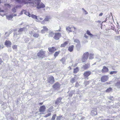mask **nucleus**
<instances>
[{"label": "nucleus", "mask_w": 120, "mask_h": 120, "mask_svg": "<svg viewBox=\"0 0 120 120\" xmlns=\"http://www.w3.org/2000/svg\"><path fill=\"white\" fill-rule=\"evenodd\" d=\"M103 15V13H100L99 15V16H102V15Z\"/></svg>", "instance_id": "nucleus-56"}, {"label": "nucleus", "mask_w": 120, "mask_h": 120, "mask_svg": "<svg viewBox=\"0 0 120 120\" xmlns=\"http://www.w3.org/2000/svg\"><path fill=\"white\" fill-rule=\"evenodd\" d=\"M33 34V32L31 31V32H30L29 33V34L31 35L32 36Z\"/></svg>", "instance_id": "nucleus-53"}, {"label": "nucleus", "mask_w": 120, "mask_h": 120, "mask_svg": "<svg viewBox=\"0 0 120 120\" xmlns=\"http://www.w3.org/2000/svg\"><path fill=\"white\" fill-rule=\"evenodd\" d=\"M116 79H120V77H119V78H116Z\"/></svg>", "instance_id": "nucleus-61"}, {"label": "nucleus", "mask_w": 120, "mask_h": 120, "mask_svg": "<svg viewBox=\"0 0 120 120\" xmlns=\"http://www.w3.org/2000/svg\"><path fill=\"white\" fill-rule=\"evenodd\" d=\"M28 16H29V17H31V16L32 15L30 14L29 13L28 14Z\"/></svg>", "instance_id": "nucleus-52"}, {"label": "nucleus", "mask_w": 120, "mask_h": 120, "mask_svg": "<svg viewBox=\"0 0 120 120\" xmlns=\"http://www.w3.org/2000/svg\"><path fill=\"white\" fill-rule=\"evenodd\" d=\"M74 47V46L73 45L70 46L68 48V50L70 52H71L73 50Z\"/></svg>", "instance_id": "nucleus-21"}, {"label": "nucleus", "mask_w": 120, "mask_h": 120, "mask_svg": "<svg viewBox=\"0 0 120 120\" xmlns=\"http://www.w3.org/2000/svg\"><path fill=\"white\" fill-rule=\"evenodd\" d=\"M86 33L87 34L90 36L91 37H92L94 36V35L91 33L90 31L88 30H87V31Z\"/></svg>", "instance_id": "nucleus-29"}, {"label": "nucleus", "mask_w": 120, "mask_h": 120, "mask_svg": "<svg viewBox=\"0 0 120 120\" xmlns=\"http://www.w3.org/2000/svg\"><path fill=\"white\" fill-rule=\"evenodd\" d=\"M55 35L54 37V39L56 40H58L59 39L60 37L61 36V33H56L55 34Z\"/></svg>", "instance_id": "nucleus-9"}, {"label": "nucleus", "mask_w": 120, "mask_h": 120, "mask_svg": "<svg viewBox=\"0 0 120 120\" xmlns=\"http://www.w3.org/2000/svg\"><path fill=\"white\" fill-rule=\"evenodd\" d=\"M0 12H4V10H1V11L0 10Z\"/></svg>", "instance_id": "nucleus-63"}, {"label": "nucleus", "mask_w": 120, "mask_h": 120, "mask_svg": "<svg viewBox=\"0 0 120 120\" xmlns=\"http://www.w3.org/2000/svg\"><path fill=\"white\" fill-rule=\"evenodd\" d=\"M12 11L15 13L16 12V10L15 8H13L12 9Z\"/></svg>", "instance_id": "nucleus-43"}, {"label": "nucleus", "mask_w": 120, "mask_h": 120, "mask_svg": "<svg viewBox=\"0 0 120 120\" xmlns=\"http://www.w3.org/2000/svg\"><path fill=\"white\" fill-rule=\"evenodd\" d=\"M12 48L13 49H16L17 48V46L16 45H14L12 46Z\"/></svg>", "instance_id": "nucleus-45"}, {"label": "nucleus", "mask_w": 120, "mask_h": 120, "mask_svg": "<svg viewBox=\"0 0 120 120\" xmlns=\"http://www.w3.org/2000/svg\"><path fill=\"white\" fill-rule=\"evenodd\" d=\"M44 30L45 31H47L48 30V28H47L46 26H44L43 27Z\"/></svg>", "instance_id": "nucleus-39"}, {"label": "nucleus", "mask_w": 120, "mask_h": 120, "mask_svg": "<svg viewBox=\"0 0 120 120\" xmlns=\"http://www.w3.org/2000/svg\"><path fill=\"white\" fill-rule=\"evenodd\" d=\"M61 117V116H57L56 118V120H60Z\"/></svg>", "instance_id": "nucleus-42"}, {"label": "nucleus", "mask_w": 120, "mask_h": 120, "mask_svg": "<svg viewBox=\"0 0 120 120\" xmlns=\"http://www.w3.org/2000/svg\"><path fill=\"white\" fill-rule=\"evenodd\" d=\"M107 20V18H106L105 19V20L103 22H106V21Z\"/></svg>", "instance_id": "nucleus-59"}, {"label": "nucleus", "mask_w": 120, "mask_h": 120, "mask_svg": "<svg viewBox=\"0 0 120 120\" xmlns=\"http://www.w3.org/2000/svg\"><path fill=\"white\" fill-rule=\"evenodd\" d=\"M89 53L88 52H85L83 54L82 57V62L84 63L86 62L88 58Z\"/></svg>", "instance_id": "nucleus-3"}, {"label": "nucleus", "mask_w": 120, "mask_h": 120, "mask_svg": "<svg viewBox=\"0 0 120 120\" xmlns=\"http://www.w3.org/2000/svg\"><path fill=\"white\" fill-rule=\"evenodd\" d=\"M48 49L49 51L52 53L54 51H55L56 50L55 48L53 47H49Z\"/></svg>", "instance_id": "nucleus-17"}, {"label": "nucleus", "mask_w": 120, "mask_h": 120, "mask_svg": "<svg viewBox=\"0 0 120 120\" xmlns=\"http://www.w3.org/2000/svg\"><path fill=\"white\" fill-rule=\"evenodd\" d=\"M5 45L8 47H10L11 45V42L9 41L6 40L5 42Z\"/></svg>", "instance_id": "nucleus-14"}, {"label": "nucleus", "mask_w": 120, "mask_h": 120, "mask_svg": "<svg viewBox=\"0 0 120 120\" xmlns=\"http://www.w3.org/2000/svg\"><path fill=\"white\" fill-rule=\"evenodd\" d=\"M16 1L19 3H23L25 4L29 3L30 1L27 0H16Z\"/></svg>", "instance_id": "nucleus-7"}, {"label": "nucleus", "mask_w": 120, "mask_h": 120, "mask_svg": "<svg viewBox=\"0 0 120 120\" xmlns=\"http://www.w3.org/2000/svg\"><path fill=\"white\" fill-rule=\"evenodd\" d=\"M90 67V65L89 64H84L82 66V68L84 70H86L89 68Z\"/></svg>", "instance_id": "nucleus-10"}, {"label": "nucleus", "mask_w": 120, "mask_h": 120, "mask_svg": "<svg viewBox=\"0 0 120 120\" xmlns=\"http://www.w3.org/2000/svg\"><path fill=\"white\" fill-rule=\"evenodd\" d=\"M44 21H45L44 20L43 21H42L41 22V24H45V22Z\"/></svg>", "instance_id": "nucleus-55"}, {"label": "nucleus", "mask_w": 120, "mask_h": 120, "mask_svg": "<svg viewBox=\"0 0 120 120\" xmlns=\"http://www.w3.org/2000/svg\"><path fill=\"white\" fill-rule=\"evenodd\" d=\"M117 72V71H111L110 72V74L112 75L114 74H116Z\"/></svg>", "instance_id": "nucleus-37"}, {"label": "nucleus", "mask_w": 120, "mask_h": 120, "mask_svg": "<svg viewBox=\"0 0 120 120\" xmlns=\"http://www.w3.org/2000/svg\"><path fill=\"white\" fill-rule=\"evenodd\" d=\"M109 79L108 76L106 75H104L101 78V80L102 82H105L108 80Z\"/></svg>", "instance_id": "nucleus-8"}, {"label": "nucleus", "mask_w": 120, "mask_h": 120, "mask_svg": "<svg viewBox=\"0 0 120 120\" xmlns=\"http://www.w3.org/2000/svg\"><path fill=\"white\" fill-rule=\"evenodd\" d=\"M73 28V26L70 27V26L67 27L66 28V30L68 33L71 32H72V29Z\"/></svg>", "instance_id": "nucleus-18"}, {"label": "nucleus", "mask_w": 120, "mask_h": 120, "mask_svg": "<svg viewBox=\"0 0 120 120\" xmlns=\"http://www.w3.org/2000/svg\"><path fill=\"white\" fill-rule=\"evenodd\" d=\"M62 99V98L61 97L58 98L55 102V104L58 105H60V103Z\"/></svg>", "instance_id": "nucleus-13"}, {"label": "nucleus", "mask_w": 120, "mask_h": 120, "mask_svg": "<svg viewBox=\"0 0 120 120\" xmlns=\"http://www.w3.org/2000/svg\"><path fill=\"white\" fill-rule=\"evenodd\" d=\"M3 62L0 59V64Z\"/></svg>", "instance_id": "nucleus-58"}, {"label": "nucleus", "mask_w": 120, "mask_h": 120, "mask_svg": "<svg viewBox=\"0 0 120 120\" xmlns=\"http://www.w3.org/2000/svg\"><path fill=\"white\" fill-rule=\"evenodd\" d=\"M89 82L87 81H84V84L85 86H86L89 84Z\"/></svg>", "instance_id": "nucleus-34"}, {"label": "nucleus", "mask_w": 120, "mask_h": 120, "mask_svg": "<svg viewBox=\"0 0 120 120\" xmlns=\"http://www.w3.org/2000/svg\"><path fill=\"white\" fill-rule=\"evenodd\" d=\"M84 37L86 38H88V37L87 36L86 34H84Z\"/></svg>", "instance_id": "nucleus-51"}, {"label": "nucleus", "mask_w": 120, "mask_h": 120, "mask_svg": "<svg viewBox=\"0 0 120 120\" xmlns=\"http://www.w3.org/2000/svg\"><path fill=\"white\" fill-rule=\"evenodd\" d=\"M116 86L118 88H120V81L117 82L116 84Z\"/></svg>", "instance_id": "nucleus-27"}, {"label": "nucleus", "mask_w": 120, "mask_h": 120, "mask_svg": "<svg viewBox=\"0 0 120 120\" xmlns=\"http://www.w3.org/2000/svg\"><path fill=\"white\" fill-rule=\"evenodd\" d=\"M55 33L53 32L50 31L49 33L48 36L49 37H52L54 35Z\"/></svg>", "instance_id": "nucleus-20"}, {"label": "nucleus", "mask_w": 120, "mask_h": 120, "mask_svg": "<svg viewBox=\"0 0 120 120\" xmlns=\"http://www.w3.org/2000/svg\"><path fill=\"white\" fill-rule=\"evenodd\" d=\"M112 88L111 87H110L107 89L105 91L106 92L109 93L111 91H112Z\"/></svg>", "instance_id": "nucleus-26"}, {"label": "nucleus", "mask_w": 120, "mask_h": 120, "mask_svg": "<svg viewBox=\"0 0 120 120\" xmlns=\"http://www.w3.org/2000/svg\"><path fill=\"white\" fill-rule=\"evenodd\" d=\"M45 31H44V29L42 30L41 31V32L42 33H45Z\"/></svg>", "instance_id": "nucleus-50"}, {"label": "nucleus", "mask_w": 120, "mask_h": 120, "mask_svg": "<svg viewBox=\"0 0 120 120\" xmlns=\"http://www.w3.org/2000/svg\"><path fill=\"white\" fill-rule=\"evenodd\" d=\"M6 16L7 19L9 20L13 18V16L11 15H7Z\"/></svg>", "instance_id": "nucleus-24"}, {"label": "nucleus", "mask_w": 120, "mask_h": 120, "mask_svg": "<svg viewBox=\"0 0 120 120\" xmlns=\"http://www.w3.org/2000/svg\"><path fill=\"white\" fill-rule=\"evenodd\" d=\"M60 51L56 52L54 54V56L55 57V58H56V57L58 56V55L60 54Z\"/></svg>", "instance_id": "nucleus-25"}, {"label": "nucleus", "mask_w": 120, "mask_h": 120, "mask_svg": "<svg viewBox=\"0 0 120 120\" xmlns=\"http://www.w3.org/2000/svg\"><path fill=\"white\" fill-rule=\"evenodd\" d=\"M51 115V114L50 113H49L47 114H46L45 115L44 117H47L49 116H50Z\"/></svg>", "instance_id": "nucleus-40"}, {"label": "nucleus", "mask_w": 120, "mask_h": 120, "mask_svg": "<svg viewBox=\"0 0 120 120\" xmlns=\"http://www.w3.org/2000/svg\"><path fill=\"white\" fill-rule=\"evenodd\" d=\"M46 52L43 51L42 50H40L37 54L38 56L40 58H43L46 57L45 55Z\"/></svg>", "instance_id": "nucleus-2"}, {"label": "nucleus", "mask_w": 120, "mask_h": 120, "mask_svg": "<svg viewBox=\"0 0 120 120\" xmlns=\"http://www.w3.org/2000/svg\"><path fill=\"white\" fill-rule=\"evenodd\" d=\"M94 54L93 53H90L89 55V58L90 60L92 59H93Z\"/></svg>", "instance_id": "nucleus-22"}, {"label": "nucleus", "mask_w": 120, "mask_h": 120, "mask_svg": "<svg viewBox=\"0 0 120 120\" xmlns=\"http://www.w3.org/2000/svg\"><path fill=\"white\" fill-rule=\"evenodd\" d=\"M31 17H32V18L34 19H38L37 17V16L36 15L33 14H32V15L31 16Z\"/></svg>", "instance_id": "nucleus-32"}, {"label": "nucleus", "mask_w": 120, "mask_h": 120, "mask_svg": "<svg viewBox=\"0 0 120 120\" xmlns=\"http://www.w3.org/2000/svg\"><path fill=\"white\" fill-rule=\"evenodd\" d=\"M60 86L59 83L57 82L53 85L52 86L54 89L58 90L59 89Z\"/></svg>", "instance_id": "nucleus-6"}, {"label": "nucleus", "mask_w": 120, "mask_h": 120, "mask_svg": "<svg viewBox=\"0 0 120 120\" xmlns=\"http://www.w3.org/2000/svg\"><path fill=\"white\" fill-rule=\"evenodd\" d=\"M118 29H118L117 30V32H118V33H117V34H119V31H118Z\"/></svg>", "instance_id": "nucleus-62"}, {"label": "nucleus", "mask_w": 120, "mask_h": 120, "mask_svg": "<svg viewBox=\"0 0 120 120\" xmlns=\"http://www.w3.org/2000/svg\"><path fill=\"white\" fill-rule=\"evenodd\" d=\"M29 13V12H28L27 11H26L24 12V14L27 15Z\"/></svg>", "instance_id": "nucleus-44"}, {"label": "nucleus", "mask_w": 120, "mask_h": 120, "mask_svg": "<svg viewBox=\"0 0 120 120\" xmlns=\"http://www.w3.org/2000/svg\"><path fill=\"white\" fill-rule=\"evenodd\" d=\"M109 69L108 68L105 66L103 67V69L102 70L101 72L102 73L107 72H108Z\"/></svg>", "instance_id": "nucleus-12"}, {"label": "nucleus", "mask_w": 120, "mask_h": 120, "mask_svg": "<svg viewBox=\"0 0 120 120\" xmlns=\"http://www.w3.org/2000/svg\"><path fill=\"white\" fill-rule=\"evenodd\" d=\"M73 92L72 91H71L70 92L69 94V96L70 97L72 96V94H73Z\"/></svg>", "instance_id": "nucleus-47"}, {"label": "nucleus", "mask_w": 120, "mask_h": 120, "mask_svg": "<svg viewBox=\"0 0 120 120\" xmlns=\"http://www.w3.org/2000/svg\"><path fill=\"white\" fill-rule=\"evenodd\" d=\"M56 114H54V115H53L52 117V118L51 119V120H54L55 119L56 117Z\"/></svg>", "instance_id": "nucleus-38"}, {"label": "nucleus", "mask_w": 120, "mask_h": 120, "mask_svg": "<svg viewBox=\"0 0 120 120\" xmlns=\"http://www.w3.org/2000/svg\"><path fill=\"white\" fill-rule=\"evenodd\" d=\"M46 107L45 105H43L40 107L39 109L40 112H44L45 111Z\"/></svg>", "instance_id": "nucleus-16"}, {"label": "nucleus", "mask_w": 120, "mask_h": 120, "mask_svg": "<svg viewBox=\"0 0 120 120\" xmlns=\"http://www.w3.org/2000/svg\"><path fill=\"white\" fill-rule=\"evenodd\" d=\"M105 120H113L112 119L111 120H109V119H105Z\"/></svg>", "instance_id": "nucleus-64"}, {"label": "nucleus", "mask_w": 120, "mask_h": 120, "mask_svg": "<svg viewBox=\"0 0 120 120\" xmlns=\"http://www.w3.org/2000/svg\"><path fill=\"white\" fill-rule=\"evenodd\" d=\"M91 113L93 115H96L97 114V109L96 108L93 109L91 111Z\"/></svg>", "instance_id": "nucleus-19"}, {"label": "nucleus", "mask_w": 120, "mask_h": 120, "mask_svg": "<svg viewBox=\"0 0 120 120\" xmlns=\"http://www.w3.org/2000/svg\"><path fill=\"white\" fill-rule=\"evenodd\" d=\"M27 26H27L26 27L23 28H20L18 31V32L20 33L19 34V33L18 34H17L18 35H20V34L22 33L23 31L26 30H27Z\"/></svg>", "instance_id": "nucleus-11"}, {"label": "nucleus", "mask_w": 120, "mask_h": 120, "mask_svg": "<svg viewBox=\"0 0 120 120\" xmlns=\"http://www.w3.org/2000/svg\"><path fill=\"white\" fill-rule=\"evenodd\" d=\"M78 45H79H79H76V47L77 48V50L78 51H79V50H80V47H79V48L77 47Z\"/></svg>", "instance_id": "nucleus-48"}, {"label": "nucleus", "mask_w": 120, "mask_h": 120, "mask_svg": "<svg viewBox=\"0 0 120 120\" xmlns=\"http://www.w3.org/2000/svg\"><path fill=\"white\" fill-rule=\"evenodd\" d=\"M115 38L117 40H119L120 39V36H116L115 37Z\"/></svg>", "instance_id": "nucleus-41"}, {"label": "nucleus", "mask_w": 120, "mask_h": 120, "mask_svg": "<svg viewBox=\"0 0 120 120\" xmlns=\"http://www.w3.org/2000/svg\"><path fill=\"white\" fill-rule=\"evenodd\" d=\"M78 79V77H75L71 78V79L70 80V82L73 83L75 82V81Z\"/></svg>", "instance_id": "nucleus-15"}, {"label": "nucleus", "mask_w": 120, "mask_h": 120, "mask_svg": "<svg viewBox=\"0 0 120 120\" xmlns=\"http://www.w3.org/2000/svg\"><path fill=\"white\" fill-rule=\"evenodd\" d=\"M11 33L10 32H9L8 33V32H6L5 33V37H8L9 36V35Z\"/></svg>", "instance_id": "nucleus-33"}, {"label": "nucleus", "mask_w": 120, "mask_h": 120, "mask_svg": "<svg viewBox=\"0 0 120 120\" xmlns=\"http://www.w3.org/2000/svg\"><path fill=\"white\" fill-rule=\"evenodd\" d=\"M49 20V19L47 18H46L44 19V20L45 21H48Z\"/></svg>", "instance_id": "nucleus-49"}, {"label": "nucleus", "mask_w": 120, "mask_h": 120, "mask_svg": "<svg viewBox=\"0 0 120 120\" xmlns=\"http://www.w3.org/2000/svg\"><path fill=\"white\" fill-rule=\"evenodd\" d=\"M48 82L49 83L51 84H52L55 82L53 76H49L47 80Z\"/></svg>", "instance_id": "nucleus-5"}, {"label": "nucleus", "mask_w": 120, "mask_h": 120, "mask_svg": "<svg viewBox=\"0 0 120 120\" xmlns=\"http://www.w3.org/2000/svg\"><path fill=\"white\" fill-rule=\"evenodd\" d=\"M74 39V42H76L78 44V45H79L80 44V42L79 41V40L78 39Z\"/></svg>", "instance_id": "nucleus-31"}, {"label": "nucleus", "mask_w": 120, "mask_h": 120, "mask_svg": "<svg viewBox=\"0 0 120 120\" xmlns=\"http://www.w3.org/2000/svg\"><path fill=\"white\" fill-rule=\"evenodd\" d=\"M30 1L29 4H33L38 9L43 8L45 7V5L42 3L41 2V0H28Z\"/></svg>", "instance_id": "nucleus-1"}, {"label": "nucleus", "mask_w": 120, "mask_h": 120, "mask_svg": "<svg viewBox=\"0 0 120 120\" xmlns=\"http://www.w3.org/2000/svg\"><path fill=\"white\" fill-rule=\"evenodd\" d=\"M79 69L78 67L74 69L73 72L74 73H76L78 71Z\"/></svg>", "instance_id": "nucleus-28"}, {"label": "nucleus", "mask_w": 120, "mask_h": 120, "mask_svg": "<svg viewBox=\"0 0 120 120\" xmlns=\"http://www.w3.org/2000/svg\"><path fill=\"white\" fill-rule=\"evenodd\" d=\"M60 61H61L63 64H64L65 62V58L63 57L60 60Z\"/></svg>", "instance_id": "nucleus-30"}, {"label": "nucleus", "mask_w": 120, "mask_h": 120, "mask_svg": "<svg viewBox=\"0 0 120 120\" xmlns=\"http://www.w3.org/2000/svg\"><path fill=\"white\" fill-rule=\"evenodd\" d=\"M79 86V84L78 83H75V86L76 87H78Z\"/></svg>", "instance_id": "nucleus-46"}, {"label": "nucleus", "mask_w": 120, "mask_h": 120, "mask_svg": "<svg viewBox=\"0 0 120 120\" xmlns=\"http://www.w3.org/2000/svg\"><path fill=\"white\" fill-rule=\"evenodd\" d=\"M39 36L38 34L37 33H35L33 34V36L35 38H38Z\"/></svg>", "instance_id": "nucleus-35"}, {"label": "nucleus", "mask_w": 120, "mask_h": 120, "mask_svg": "<svg viewBox=\"0 0 120 120\" xmlns=\"http://www.w3.org/2000/svg\"><path fill=\"white\" fill-rule=\"evenodd\" d=\"M84 118V117H81V119H80L81 120H83V119Z\"/></svg>", "instance_id": "nucleus-57"}, {"label": "nucleus", "mask_w": 120, "mask_h": 120, "mask_svg": "<svg viewBox=\"0 0 120 120\" xmlns=\"http://www.w3.org/2000/svg\"><path fill=\"white\" fill-rule=\"evenodd\" d=\"M12 15L13 17V16H16V15H17L16 14H12V15Z\"/></svg>", "instance_id": "nucleus-54"}, {"label": "nucleus", "mask_w": 120, "mask_h": 120, "mask_svg": "<svg viewBox=\"0 0 120 120\" xmlns=\"http://www.w3.org/2000/svg\"><path fill=\"white\" fill-rule=\"evenodd\" d=\"M91 72L88 71L84 72L83 75L85 79H88V77L91 74Z\"/></svg>", "instance_id": "nucleus-4"}, {"label": "nucleus", "mask_w": 120, "mask_h": 120, "mask_svg": "<svg viewBox=\"0 0 120 120\" xmlns=\"http://www.w3.org/2000/svg\"><path fill=\"white\" fill-rule=\"evenodd\" d=\"M43 102H42V103H39V104L40 105H42L43 104Z\"/></svg>", "instance_id": "nucleus-60"}, {"label": "nucleus", "mask_w": 120, "mask_h": 120, "mask_svg": "<svg viewBox=\"0 0 120 120\" xmlns=\"http://www.w3.org/2000/svg\"><path fill=\"white\" fill-rule=\"evenodd\" d=\"M73 28H74V31L73 32V34H76V29L77 28H76L75 27L73 26Z\"/></svg>", "instance_id": "nucleus-36"}, {"label": "nucleus", "mask_w": 120, "mask_h": 120, "mask_svg": "<svg viewBox=\"0 0 120 120\" xmlns=\"http://www.w3.org/2000/svg\"><path fill=\"white\" fill-rule=\"evenodd\" d=\"M68 44V42L65 41L64 43V44H61L60 47H64L66 46Z\"/></svg>", "instance_id": "nucleus-23"}]
</instances>
